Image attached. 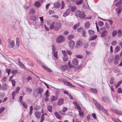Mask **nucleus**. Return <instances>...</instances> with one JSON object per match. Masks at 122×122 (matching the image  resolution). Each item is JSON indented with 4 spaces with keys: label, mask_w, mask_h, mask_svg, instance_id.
I'll return each mask as SVG.
<instances>
[{
    "label": "nucleus",
    "mask_w": 122,
    "mask_h": 122,
    "mask_svg": "<svg viewBox=\"0 0 122 122\" xmlns=\"http://www.w3.org/2000/svg\"><path fill=\"white\" fill-rule=\"evenodd\" d=\"M83 28L82 27H81L77 29L78 31L79 32H81L83 30Z\"/></svg>",
    "instance_id": "nucleus-59"
},
{
    "label": "nucleus",
    "mask_w": 122,
    "mask_h": 122,
    "mask_svg": "<svg viewBox=\"0 0 122 122\" xmlns=\"http://www.w3.org/2000/svg\"><path fill=\"white\" fill-rule=\"evenodd\" d=\"M76 9V7L74 6H72L71 5H69L68 6V8L72 12H74Z\"/></svg>",
    "instance_id": "nucleus-9"
},
{
    "label": "nucleus",
    "mask_w": 122,
    "mask_h": 122,
    "mask_svg": "<svg viewBox=\"0 0 122 122\" xmlns=\"http://www.w3.org/2000/svg\"><path fill=\"white\" fill-rule=\"evenodd\" d=\"M90 90L91 92L93 93L97 94V89H96L91 88H90Z\"/></svg>",
    "instance_id": "nucleus-19"
},
{
    "label": "nucleus",
    "mask_w": 122,
    "mask_h": 122,
    "mask_svg": "<svg viewBox=\"0 0 122 122\" xmlns=\"http://www.w3.org/2000/svg\"><path fill=\"white\" fill-rule=\"evenodd\" d=\"M62 52L64 56H67V53L66 51L64 50L62 51Z\"/></svg>",
    "instance_id": "nucleus-42"
},
{
    "label": "nucleus",
    "mask_w": 122,
    "mask_h": 122,
    "mask_svg": "<svg viewBox=\"0 0 122 122\" xmlns=\"http://www.w3.org/2000/svg\"><path fill=\"white\" fill-rule=\"evenodd\" d=\"M11 81L12 84V85L14 86L15 85V81L14 80H12Z\"/></svg>",
    "instance_id": "nucleus-60"
},
{
    "label": "nucleus",
    "mask_w": 122,
    "mask_h": 122,
    "mask_svg": "<svg viewBox=\"0 0 122 122\" xmlns=\"http://www.w3.org/2000/svg\"><path fill=\"white\" fill-rule=\"evenodd\" d=\"M115 60L114 61V63L115 64H117L118 63V61L119 59V56L118 55H116L115 56Z\"/></svg>",
    "instance_id": "nucleus-14"
},
{
    "label": "nucleus",
    "mask_w": 122,
    "mask_h": 122,
    "mask_svg": "<svg viewBox=\"0 0 122 122\" xmlns=\"http://www.w3.org/2000/svg\"><path fill=\"white\" fill-rule=\"evenodd\" d=\"M117 92L118 93H121L122 92V89L121 88H118Z\"/></svg>",
    "instance_id": "nucleus-57"
},
{
    "label": "nucleus",
    "mask_w": 122,
    "mask_h": 122,
    "mask_svg": "<svg viewBox=\"0 0 122 122\" xmlns=\"http://www.w3.org/2000/svg\"><path fill=\"white\" fill-rule=\"evenodd\" d=\"M112 119L113 121L116 122H122L121 121L115 118H112Z\"/></svg>",
    "instance_id": "nucleus-34"
},
{
    "label": "nucleus",
    "mask_w": 122,
    "mask_h": 122,
    "mask_svg": "<svg viewBox=\"0 0 122 122\" xmlns=\"http://www.w3.org/2000/svg\"><path fill=\"white\" fill-rule=\"evenodd\" d=\"M68 67L69 68H71L72 67H73L74 66L73 65L71 64H70V62L69 61L68 62Z\"/></svg>",
    "instance_id": "nucleus-50"
},
{
    "label": "nucleus",
    "mask_w": 122,
    "mask_h": 122,
    "mask_svg": "<svg viewBox=\"0 0 122 122\" xmlns=\"http://www.w3.org/2000/svg\"><path fill=\"white\" fill-rule=\"evenodd\" d=\"M21 103L24 108H27V105L26 103L24 102H21Z\"/></svg>",
    "instance_id": "nucleus-36"
},
{
    "label": "nucleus",
    "mask_w": 122,
    "mask_h": 122,
    "mask_svg": "<svg viewBox=\"0 0 122 122\" xmlns=\"http://www.w3.org/2000/svg\"><path fill=\"white\" fill-rule=\"evenodd\" d=\"M5 109V108L3 107H2L0 109V114Z\"/></svg>",
    "instance_id": "nucleus-55"
},
{
    "label": "nucleus",
    "mask_w": 122,
    "mask_h": 122,
    "mask_svg": "<svg viewBox=\"0 0 122 122\" xmlns=\"http://www.w3.org/2000/svg\"><path fill=\"white\" fill-rule=\"evenodd\" d=\"M37 92H34L33 95L36 97H37L39 94L40 95V97H41V94L44 91L43 89L41 87H38L36 89Z\"/></svg>",
    "instance_id": "nucleus-4"
},
{
    "label": "nucleus",
    "mask_w": 122,
    "mask_h": 122,
    "mask_svg": "<svg viewBox=\"0 0 122 122\" xmlns=\"http://www.w3.org/2000/svg\"><path fill=\"white\" fill-rule=\"evenodd\" d=\"M118 36L119 37H120L122 36V33L121 31L120 30H118Z\"/></svg>",
    "instance_id": "nucleus-41"
},
{
    "label": "nucleus",
    "mask_w": 122,
    "mask_h": 122,
    "mask_svg": "<svg viewBox=\"0 0 122 122\" xmlns=\"http://www.w3.org/2000/svg\"><path fill=\"white\" fill-rule=\"evenodd\" d=\"M74 41L73 40H71L69 42V47L71 49L73 48L74 46Z\"/></svg>",
    "instance_id": "nucleus-7"
},
{
    "label": "nucleus",
    "mask_w": 122,
    "mask_h": 122,
    "mask_svg": "<svg viewBox=\"0 0 122 122\" xmlns=\"http://www.w3.org/2000/svg\"><path fill=\"white\" fill-rule=\"evenodd\" d=\"M63 61H68V58L67 56H64L63 58Z\"/></svg>",
    "instance_id": "nucleus-54"
},
{
    "label": "nucleus",
    "mask_w": 122,
    "mask_h": 122,
    "mask_svg": "<svg viewBox=\"0 0 122 122\" xmlns=\"http://www.w3.org/2000/svg\"><path fill=\"white\" fill-rule=\"evenodd\" d=\"M74 38V36L73 35H70L68 36V38L69 40H70L73 39Z\"/></svg>",
    "instance_id": "nucleus-37"
},
{
    "label": "nucleus",
    "mask_w": 122,
    "mask_h": 122,
    "mask_svg": "<svg viewBox=\"0 0 122 122\" xmlns=\"http://www.w3.org/2000/svg\"><path fill=\"white\" fill-rule=\"evenodd\" d=\"M18 73V71L17 70H11V73H12L13 75H16L17 73Z\"/></svg>",
    "instance_id": "nucleus-20"
},
{
    "label": "nucleus",
    "mask_w": 122,
    "mask_h": 122,
    "mask_svg": "<svg viewBox=\"0 0 122 122\" xmlns=\"http://www.w3.org/2000/svg\"><path fill=\"white\" fill-rule=\"evenodd\" d=\"M53 53L54 57L56 59H58V52L56 51L53 52Z\"/></svg>",
    "instance_id": "nucleus-22"
},
{
    "label": "nucleus",
    "mask_w": 122,
    "mask_h": 122,
    "mask_svg": "<svg viewBox=\"0 0 122 122\" xmlns=\"http://www.w3.org/2000/svg\"><path fill=\"white\" fill-rule=\"evenodd\" d=\"M93 100L94 103L97 108L99 110H102L107 115L108 113L106 110L103 108L100 104H99L98 102L96 100L94 99Z\"/></svg>",
    "instance_id": "nucleus-2"
},
{
    "label": "nucleus",
    "mask_w": 122,
    "mask_h": 122,
    "mask_svg": "<svg viewBox=\"0 0 122 122\" xmlns=\"http://www.w3.org/2000/svg\"><path fill=\"white\" fill-rule=\"evenodd\" d=\"M36 17L34 15H32L30 19L33 21H35L36 19Z\"/></svg>",
    "instance_id": "nucleus-38"
},
{
    "label": "nucleus",
    "mask_w": 122,
    "mask_h": 122,
    "mask_svg": "<svg viewBox=\"0 0 122 122\" xmlns=\"http://www.w3.org/2000/svg\"><path fill=\"white\" fill-rule=\"evenodd\" d=\"M70 12V10L69 9H67L66 11L64 12L63 16L64 17H66L69 14Z\"/></svg>",
    "instance_id": "nucleus-10"
},
{
    "label": "nucleus",
    "mask_w": 122,
    "mask_h": 122,
    "mask_svg": "<svg viewBox=\"0 0 122 122\" xmlns=\"http://www.w3.org/2000/svg\"><path fill=\"white\" fill-rule=\"evenodd\" d=\"M75 15L77 17H79L82 19L84 18L86 15L84 12H81L79 10H77L76 12Z\"/></svg>",
    "instance_id": "nucleus-3"
},
{
    "label": "nucleus",
    "mask_w": 122,
    "mask_h": 122,
    "mask_svg": "<svg viewBox=\"0 0 122 122\" xmlns=\"http://www.w3.org/2000/svg\"><path fill=\"white\" fill-rule=\"evenodd\" d=\"M83 1V0H80V1H77L76 3V4L78 5L81 4Z\"/></svg>",
    "instance_id": "nucleus-45"
},
{
    "label": "nucleus",
    "mask_w": 122,
    "mask_h": 122,
    "mask_svg": "<svg viewBox=\"0 0 122 122\" xmlns=\"http://www.w3.org/2000/svg\"><path fill=\"white\" fill-rule=\"evenodd\" d=\"M78 61L76 58L74 59L72 61V64L75 65H78Z\"/></svg>",
    "instance_id": "nucleus-16"
},
{
    "label": "nucleus",
    "mask_w": 122,
    "mask_h": 122,
    "mask_svg": "<svg viewBox=\"0 0 122 122\" xmlns=\"http://www.w3.org/2000/svg\"><path fill=\"white\" fill-rule=\"evenodd\" d=\"M117 32L116 30H114L112 32V36L113 37H114L116 36Z\"/></svg>",
    "instance_id": "nucleus-29"
},
{
    "label": "nucleus",
    "mask_w": 122,
    "mask_h": 122,
    "mask_svg": "<svg viewBox=\"0 0 122 122\" xmlns=\"http://www.w3.org/2000/svg\"><path fill=\"white\" fill-rule=\"evenodd\" d=\"M122 4V0H120L117 3L116 5L115 6L118 7H120L121 6V5Z\"/></svg>",
    "instance_id": "nucleus-17"
},
{
    "label": "nucleus",
    "mask_w": 122,
    "mask_h": 122,
    "mask_svg": "<svg viewBox=\"0 0 122 122\" xmlns=\"http://www.w3.org/2000/svg\"><path fill=\"white\" fill-rule=\"evenodd\" d=\"M64 102V100L62 98H61L58 99L57 104L60 105L63 104Z\"/></svg>",
    "instance_id": "nucleus-8"
},
{
    "label": "nucleus",
    "mask_w": 122,
    "mask_h": 122,
    "mask_svg": "<svg viewBox=\"0 0 122 122\" xmlns=\"http://www.w3.org/2000/svg\"><path fill=\"white\" fill-rule=\"evenodd\" d=\"M122 82V81H119L118 83L116 85L115 87L116 88L117 87L120 85V84Z\"/></svg>",
    "instance_id": "nucleus-58"
},
{
    "label": "nucleus",
    "mask_w": 122,
    "mask_h": 122,
    "mask_svg": "<svg viewBox=\"0 0 122 122\" xmlns=\"http://www.w3.org/2000/svg\"><path fill=\"white\" fill-rule=\"evenodd\" d=\"M34 5L36 7H38L40 6L41 4L38 1H36L35 2Z\"/></svg>",
    "instance_id": "nucleus-23"
},
{
    "label": "nucleus",
    "mask_w": 122,
    "mask_h": 122,
    "mask_svg": "<svg viewBox=\"0 0 122 122\" xmlns=\"http://www.w3.org/2000/svg\"><path fill=\"white\" fill-rule=\"evenodd\" d=\"M75 108L77 109L78 110H79V111L81 110V107H80V106H79L78 105L76 106L75 107Z\"/></svg>",
    "instance_id": "nucleus-53"
},
{
    "label": "nucleus",
    "mask_w": 122,
    "mask_h": 122,
    "mask_svg": "<svg viewBox=\"0 0 122 122\" xmlns=\"http://www.w3.org/2000/svg\"><path fill=\"white\" fill-rule=\"evenodd\" d=\"M90 25V22H86L85 24V26L87 28L89 27Z\"/></svg>",
    "instance_id": "nucleus-32"
},
{
    "label": "nucleus",
    "mask_w": 122,
    "mask_h": 122,
    "mask_svg": "<svg viewBox=\"0 0 122 122\" xmlns=\"http://www.w3.org/2000/svg\"><path fill=\"white\" fill-rule=\"evenodd\" d=\"M33 110V107L32 106H31L30 107V114L31 115L32 113V111Z\"/></svg>",
    "instance_id": "nucleus-35"
},
{
    "label": "nucleus",
    "mask_w": 122,
    "mask_h": 122,
    "mask_svg": "<svg viewBox=\"0 0 122 122\" xmlns=\"http://www.w3.org/2000/svg\"><path fill=\"white\" fill-rule=\"evenodd\" d=\"M56 48L55 47H54V45L52 46V52H55V51L56 50Z\"/></svg>",
    "instance_id": "nucleus-62"
},
{
    "label": "nucleus",
    "mask_w": 122,
    "mask_h": 122,
    "mask_svg": "<svg viewBox=\"0 0 122 122\" xmlns=\"http://www.w3.org/2000/svg\"><path fill=\"white\" fill-rule=\"evenodd\" d=\"M88 32L90 36H92L94 33V32L92 30H88Z\"/></svg>",
    "instance_id": "nucleus-25"
},
{
    "label": "nucleus",
    "mask_w": 122,
    "mask_h": 122,
    "mask_svg": "<svg viewBox=\"0 0 122 122\" xmlns=\"http://www.w3.org/2000/svg\"><path fill=\"white\" fill-rule=\"evenodd\" d=\"M97 37L96 35H95L93 36L92 37H90L89 39V41L93 40L95 39Z\"/></svg>",
    "instance_id": "nucleus-24"
},
{
    "label": "nucleus",
    "mask_w": 122,
    "mask_h": 122,
    "mask_svg": "<svg viewBox=\"0 0 122 122\" xmlns=\"http://www.w3.org/2000/svg\"><path fill=\"white\" fill-rule=\"evenodd\" d=\"M121 10H121V9L120 8H118L117 9L116 11L118 15H119L120 13L121 12Z\"/></svg>",
    "instance_id": "nucleus-43"
},
{
    "label": "nucleus",
    "mask_w": 122,
    "mask_h": 122,
    "mask_svg": "<svg viewBox=\"0 0 122 122\" xmlns=\"http://www.w3.org/2000/svg\"><path fill=\"white\" fill-rule=\"evenodd\" d=\"M10 45H11L9 46L10 47L12 48L14 47L15 45V43L14 40L12 41Z\"/></svg>",
    "instance_id": "nucleus-26"
},
{
    "label": "nucleus",
    "mask_w": 122,
    "mask_h": 122,
    "mask_svg": "<svg viewBox=\"0 0 122 122\" xmlns=\"http://www.w3.org/2000/svg\"><path fill=\"white\" fill-rule=\"evenodd\" d=\"M49 12L50 15H53L55 14V13L53 10H50Z\"/></svg>",
    "instance_id": "nucleus-56"
},
{
    "label": "nucleus",
    "mask_w": 122,
    "mask_h": 122,
    "mask_svg": "<svg viewBox=\"0 0 122 122\" xmlns=\"http://www.w3.org/2000/svg\"><path fill=\"white\" fill-rule=\"evenodd\" d=\"M80 24V23H79L76 24V25H75L73 27V28L75 30H76L77 27H78Z\"/></svg>",
    "instance_id": "nucleus-39"
},
{
    "label": "nucleus",
    "mask_w": 122,
    "mask_h": 122,
    "mask_svg": "<svg viewBox=\"0 0 122 122\" xmlns=\"http://www.w3.org/2000/svg\"><path fill=\"white\" fill-rule=\"evenodd\" d=\"M16 45L17 47H18L20 45V40L19 38H16Z\"/></svg>",
    "instance_id": "nucleus-21"
},
{
    "label": "nucleus",
    "mask_w": 122,
    "mask_h": 122,
    "mask_svg": "<svg viewBox=\"0 0 122 122\" xmlns=\"http://www.w3.org/2000/svg\"><path fill=\"white\" fill-rule=\"evenodd\" d=\"M54 114L57 118L58 119L60 120L61 119V116L59 115L58 113L56 112V111L54 112Z\"/></svg>",
    "instance_id": "nucleus-15"
},
{
    "label": "nucleus",
    "mask_w": 122,
    "mask_h": 122,
    "mask_svg": "<svg viewBox=\"0 0 122 122\" xmlns=\"http://www.w3.org/2000/svg\"><path fill=\"white\" fill-rule=\"evenodd\" d=\"M45 115L47 116V115L46 114H43L41 116V119H42L44 120V116Z\"/></svg>",
    "instance_id": "nucleus-61"
},
{
    "label": "nucleus",
    "mask_w": 122,
    "mask_h": 122,
    "mask_svg": "<svg viewBox=\"0 0 122 122\" xmlns=\"http://www.w3.org/2000/svg\"><path fill=\"white\" fill-rule=\"evenodd\" d=\"M35 10L33 9H31L30 10V13L31 14H34L35 13Z\"/></svg>",
    "instance_id": "nucleus-48"
},
{
    "label": "nucleus",
    "mask_w": 122,
    "mask_h": 122,
    "mask_svg": "<svg viewBox=\"0 0 122 122\" xmlns=\"http://www.w3.org/2000/svg\"><path fill=\"white\" fill-rule=\"evenodd\" d=\"M40 108V107L36 105L35 106V107L34 108V109L35 110H37Z\"/></svg>",
    "instance_id": "nucleus-49"
},
{
    "label": "nucleus",
    "mask_w": 122,
    "mask_h": 122,
    "mask_svg": "<svg viewBox=\"0 0 122 122\" xmlns=\"http://www.w3.org/2000/svg\"><path fill=\"white\" fill-rule=\"evenodd\" d=\"M64 84L66 85H67L73 87H75V86L72 85L70 82L67 81L66 80L65 81V82Z\"/></svg>",
    "instance_id": "nucleus-12"
},
{
    "label": "nucleus",
    "mask_w": 122,
    "mask_h": 122,
    "mask_svg": "<svg viewBox=\"0 0 122 122\" xmlns=\"http://www.w3.org/2000/svg\"><path fill=\"white\" fill-rule=\"evenodd\" d=\"M61 26V24L60 22H53L49 26L50 30L53 29L56 30H57L60 29Z\"/></svg>",
    "instance_id": "nucleus-1"
},
{
    "label": "nucleus",
    "mask_w": 122,
    "mask_h": 122,
    "mask_svg": "<svg viewBox=\"0 0 122 122\" xmlns=\"http://www.w3.org/2000/svg\"><path fill=\"white\" fill-rule=\"evenodd\" d=\"M64 41V38L62 36H61L57 38L56 40V41L58 43L63 42Z\"/></svg>",
    "instance_id": "nucleus-6"
},
{
    "label": "nucleus",
    "mask_w": 122,
    "mask_h": 122,
    "mask_svg": "<svg viewBox=\"0 0 122 122\" xmlns=\"http://www.w3.org/2000/svg\"><path fill=\"white\" fill-rule=\"evenodd\" d=\"M69 33V32L68 31L66 30L63 33V35H67Z\"/></svg>",
    "instance_id": "nucleus-63"
},
{
    "label": "nucleus",
    "mask_w": 122,
    "mask_h": 122,
    "mask_svg": "<svg viewBox=\"0 0 122 122\" xmlns=\"http://www.w3.org/2000/svg\"><path fill=\"white\" fill-rule=\"evenodd\" d=\"M55 97L53 96L52 95L51 96L50 98V101L51 102H52L53 101L55 100Z\"/></svg>",
    "instance_id": "nucleus-33"
},
{
    "label": "nucleus",
    "mask_w": 122,
    "mask_h": 122,
    "mask_svg": "<svg viewBox=\"0 0 122 122\" xmlns=\"http://www.w3.org/2000/svg\"><path fill=\"white\" fill-rule=\"evenodd\" d=\"M116 113L117 114L119 115H122V113L121 111H119L117 110V111Z\"/></svg>",
    "instance_id": "nucleus-51"
},
{
    "label": "nucleus",
    "mask_w": 122,
    "mask_h": 122,
    "mask_svg": "<svg viewBox=\"0 0 122 122\" xmlns=\"http://www.w3.org/2000/svg\"><path fill=\"white\" fill-rule=\"evenodd\" d=\"M61 70L63 71H65L67 68V64L64 65L61 67Z\"/></svg>",
    "instance_id": "nucleus-11"
},
{
    "label": "nucleus",
    "mask_w": 122,
    "mask_h": 122,
    "mask_svg": "<svg viewBox=\"0 0 122 122\" xmlns=\"http://www.w3.org/2000/svg\"><path fill=\"white\" fill-rule=\"evenodd\" d=\"M120 48L119 46H116L115 49V52H117L120 50Z\"/></svg>",
    "instance_id": "nucleus-28"
},
{
    "label": "nucleus",
    "mask_w": 122,
    "mask_h": 122,
    "mask_svg": "<svg viewBox=\"0 0 122 122\" xmlns=\"http://www.w3.org/2000/svg\"><path fill=\"white\" fill-rule=\"evenodd\" d=\"M98 25L101 26H102L104 25V23L103 22L101 21H99L98 22Z\"/></svg>",
    "instance_id": "nucleus-40"
},
{
    "label": "nucleus",
    "mask_w": 122,
    "mask_h": 122,
    "mask_svg": "<svg viewBox=\"0 0 122 122\" xmlns=\"http://www.w3.org/2000/svg\"><path fill=\"white\" fill-rule=\"evenodd\" d=\"M6 77H4L1 80V81L2 82H4L6 80Z\"/></svg>",
    "instance_id": "nucleus-64"
},
{
    "label": "nucleus",
    "mask_w": 122,
    "mask_h": 122,
    "mask_svg": "<svg viewBox=\"0 0 122 122\" xmlns=\"http://www.w3.org/2000/svg\"><path fill=\"white\" fill-rule=\"evenodd\" d=\"M61 9H62L64 8L65 6V4L64 2L62 1L61 2Z\"/></svg>",
    "instance_id": "nucleus-52"
},
{
    "label": "nucleus",
    "mask_w": 122,
    "mask_h": 122,
    "mask_svg": "<svg viewBox=\"0 0 122 122\" xmlns=\"http://www.w3.org/2000/svg\"><path fill=\"white\" fill-rule=\"evenodd\" d=\"M78 112L79 114V116L81 117H82L83 115V113L81 111H78Z\"/></svg>",
    "instance_id": "nucleus-44"
},
{
    "label": "nucleus",
    "mask_w": 122,
    "mask_h": 122,
    "mask_svg": "<svg viewBox=\"0 0 122 122\" xmlns=\"http://www.w3.org/2000/svg\"><path fill=\"white\" fill-rule=\"evenodd\" d=\"M48 110L49 112H52V107L50 105L48 106L47 107Z\"/></svg>",
    "instance_id": "nucleus-27"
},
{
    "label": "nucleus",
    "mask_w": 122,
    "mask_h": 122,
    "mask_svg": "<svg viewBox=\"0 0 122 122\" xmlns=\"http://www.w3.org/2000/svg\"><path fill=\"white\" fill-rule=\"evenodd\" d=\"M76 57L78 58L82 59L83 58V56L81 55H77L76 56Z\"/></svg>",
    "instance_id": "nucleus-47"
},
{
    "label": "nucleus",
    "mask_w": 122,
    "mask_h": 122,
    "mask_svg": "<svg viewBox=\"0 0 122 122\" xmlns=\"http://www.w3.org/2000/svg\"><path fill=\"white\" fill-rule=\"evenodd\" d=\"M102 99L103 101L105 102H107L108 101V98L106 97H103L102 98Z\"/></svg>",
    "instance_id": "nucleus-30"
},
{
    "label": "nucleus",
    "mask_w": 122,
    "mask_h": 122,
    "mask_svg": "<svg viewBox=\"0 0 122 122\" xmlns=\"http://www.w3.org/2000/svg\"><path fill=\"white\" fill-rule=\"evenodd\" d=\"M83 44V42L80 40H79L77 41L76 45L79 46L81 47V46Z\"/></svg>",
    "instance_id": "nucleus-13"
},
{
    "label": "nucleus",
    "mask_w": 122,
    "mask_h": 122,
    "mask_svg": "<svg viewBox=\"0 0 122 122\" xmlns=\"http://www.w3.org/2000/svg\"><path fill=\"white\" fill-rule=\"evenodd\" d=\"M41 113L39 112H36L35 113L36 117L38 119H39L41 115Z\"/></svg>",
    "instance_id": "nucleus-18"
},
{
    "label": "nucleus",
    "mask_w": 122,
    "mask_h": 122,
    "mask_svg": "<svg viewBox=\"0 0 122 122\" xmlns=\"http://www.w3.org/2000/svg\"><path fill=\"white\" fill-rule=\"evenodd\" d=\"M99 33L101 34V37H104L107 34V32L106 30V28L104 27H102L100 29Z\"/></svg>",
    "instance_id": "nucleus-5"
},
{
    "label": "nucleus",
    "mask_w": 122,
    "mask_h": 122,
    "mask_svg": "<svg viewBox=\"0 0 122 122\" xmlns=\"http://www.w3.org/2000/svg\"><path fill=\"white\" fill-rule=\"evenodd\" d=\"M2 88L6 90L7 88V85L5 83L2 86Z\"/></svg>",
    "instance_id": "nucleus-31"
},
{
    "label": "nucleus",
    "mask_w": 122,
    "mask_h": 122,
    "mask_svg": "<svg viewBox=\"0 0 122 122\" xmlns=\"http://www.w3.org/2000/svg\"><path fill=\"white\" fill-rule=\"evenodd\" d=\"M17 93H16L15 91H14L12 92V96L13 99L14 98L15 95Z\"/></svg>",
    "instance_id": "nucleus-46"
}]
</instances>
